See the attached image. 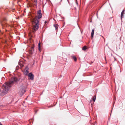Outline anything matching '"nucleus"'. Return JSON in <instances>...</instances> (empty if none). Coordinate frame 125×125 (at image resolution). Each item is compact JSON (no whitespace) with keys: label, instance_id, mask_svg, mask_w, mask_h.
<instances>
[{"label":"nucleus","instance_id":"f257e3e1","mask_svg":"<svg viewBox=\"0 0 125 125\" xmlns=\"http://www.w3.org/2000/svg\"><path fill=\"white\" fill-rule=\"evenodd\" d=\"M17 80V78L15 77L11 78V80L9 82H6L2 85L3 90L0 93V95L3 96L7 93L10 87Z\"/></svg>","mask_w":125,"mask_h":125},{"label":"nucleus","instance_id":"f03ea898","mask_svg":"<svg viewBox=\"0 0 125 125\" xmlns=\"http://www.w3.org/2000/svg\"><path fill=\"white\" fill-rule=\"evenodd\" d=\"M38 17L36 16L33 18L32 22L33 24L35 25L33 26L32 29L34 31H37L39 26V19L41 18L42 17L41 11L40 10L37 12Z\"/></svg>","mask_w":125,"mask_h":125},{"label":"nucleus","instance_id":"7ed1b4c3","mask_svg":"<svg viewBox=\"0 0 125 125\" xmlns=\"http://www.w3.org/2000/svg\"><path fill=\"white\" fill-rule=\"evenodd\" d=\"M25 88L24 86L21 87V88L19 91V93L20 95H22L25 92Z\"/></svg>","mask_w":125,"mask_h":125},{"label":"nucleus","instance_id":"20e7f679","mask_svg":"<svg viewBox=\"0 0 125 125\" xmlns=\"http://www.w3.org/2000/svg\"><path fill=\"white\" fill-rule=\"evenodd\" d=\"M29 67L28 66H26L25 68L24 72V75L27 76L28 74V73L29 72L28 71Z\"/></svg>","mask_w":125,"mask_h":125},{"label":"nucleus","instance_id":"39448f33","mask_svg":"<svg viewBox=\"0 0 125 125\" xmlns=\"http://www.w3.org/2000/svg\"><path fill=\"white\" fill-rule=\"evenodd\" d=\"M27 75L28 76V79H30L32 80H33L34 75L32 73H29Z\"/></svg>","mask_w":125,"mask_h":125},{"label":"nucleus","instance_id":"423d86ee","mask_svg":"<svg viewBox=\"0 0 125 125\" xmlns=\"http://www.w3.org/2000/svg\"><path fill=\"white\" fill-rule=\"evenodd\" d=\"M6 20V19H4L3 20H2L0 21V22L1 23V26H2L3 28V27H5V26L7 25L6 24L5 22H3V21H5Z\"/></svg>","mask_w":125,"mask_h":125},{"label":"nucleus","instance_id":"0eeeda50","mask_svg":"<svg viewBox=\"0 0 125 125\" xmlns=\"http://www.w3.org/2000/svg\"><path fill=\"white\" fill-rule=\"evenodd\" d=\"M96 98V96L95 95H94L93 97V103H92V100H90V103H91V104L92 105H93L94 104V102L95 101Z\"/></svg>","mask_w":125,"mask_h":125},{"label":"nucleus","instance_id":"6e6552de","mask_svg":"<svg viewBox=\"0 0 125 125\" xmlns=\"http://www.w3.org/2000/svg\"><path fill=\"white\" fill-rule=\"evenodd\" d=\"M34 47V46H32L31 48V50L30 51V53H31V54H32L33 53Z\"/></svg>","mask_w":125,"mask_h":125},{"label":"nucleus","instance_id":"1a4fd4ad","mask_svg":"<svg viewBox=\"0 0 125 125\" xmlns=\"http://www.w3.org/2000/svg\"><path fill=\"white\" fill-rule=\"evenodd\" d=\"M124 13V10H123L121 13V19H122V18H123V16Z\"/></svg>","mask_w":125,"mask_h":125},{"label":"nucleus","instance_id":"9d476101","mask_svg":"<svg viewBox=\"0 0 125 125\" xmlns=\"http://www.w3.org/2000/svg\"><path fill=\"white\" fill-rule=\"evenodd\" d=\"M73 59L75 61H76L77 60V58L75 56H73L72 57Z\"/></svg>","mask_w":125,"mask_h":125},{"label":"nucleus","instance_id":"9b49d317","mask_svg":"<svg viewBox=\"0 0 125 125\" xmlns=\"http://www.w3.org/2000/svg\"><path fill=\"white\" fill-rule=\"evenodd\" d=\"M87 49L86 46H83L82 48V50H83V51H85Z\"/></svg>","mask_w":125,"mask_h":125},{"label":"nucleus","instance_id":"f8f14e48","mask_svg":"<svg viewBox=\"0 0 125 125\" xmlns=\"http://www.w3.org/2000/svg\"><path fill=\"white\" fill-rule=\"evenodd\" d=\"M34 5L37 6V0H34Z\"/></svg>","mask_w":125,"mask_h":125},{"label":"nucleus","instance_id":"ddd939ff","mask_svg":"<svg viewBox=\"0 0 125 125\" xmlns=\"http://www.w3.org/2000/svg\"><path fill=\"white\" fill-rule=\"evenodd\" d=\"M94 34V32H92L91 35V37L92 39L93 37Z\"/></svg>","mask_w":125,"mask_h":125},{"label":"nucleus","instance_id":"4468645a","mask_svg":"<svg viewBox=\"0 0 125 125\" xmlns=\"http://www.w3.org/2000/svg\"><path fill=\"white\" fill-rule=\"evenodd\" d=\"M54 27H55V28L56 30V31H57V30L58 29V28L57 25H54Z\"/></svg>","mask_w":125,"mask_h":125},{"label":"nucleus","instance_id":"2eb2a0df","mask_svg":"<svg viewBox=\"0 0 125 125\" xmlns=\"http://www.w3.org/2000/svg\"><path fill=\"white\" fill-rule=\"evenodd\" d=\"M40 42L39 43H38V49L40 51Z\"/></svg>","mask_w":125,"mask_h":125},{"label":"nucleus","instance_id":"dca6fc26","mask_svg":"<svg viewBox=\"0 0 125 125\" xmlns=\"http://www.w3.org/2000/svg\"><path fill=\"white\" fill-rule=\"evenodd\" d=\"M76 5H77V6H78V3H77V2H76Z\"/></svg>","mask_w":125,"mask_h":125},{"label":"nucleus","instance_id":"f3484780","mask_svg":"<svg viewBox=\"0 0 125 125\" xmlns=\"http://www.w3.org/2000/svg\"><path fill=\"white\" fill-rule=\"evenodd\" d=\"M94 31V29H93V30H92V31Z\"/></svg>","mask_w":125,"mask_h":125},{"label":"nucleus","instance_id":"a211bd4d","mask_svg":"<svg viewBox=\"0 0 125 125\" xmlns=\"http://www.w3.org/2000/svg\"><path fill=\"white\" fill-rule=\"evenodd\" d=\"M47 23V21H45V22H44V23L45 24H46Z\"/></svg>","mask_w":125,"mask_h":125},{"label":"nucleus","instance_id":"6ab92c4d","mask_svg":"<svg viewBox=\"0 0 125 125\" xmlns=\"http://www.w3.org/2000/svg\"><path fill=\"white\" fill-rule=\"evenodd\" d=\"M11 27H13V25H10V26Z\"/></svg>","mask_w":125,"mask_h":125},{"label":"nucleus","instance_id":"aec40b11","mask_svg":"<svg viewBox=\"0 0 125 125\" xmlns=\"http://www.w3.org/2000/svg\"><path fill=\"white\" fill-rule=\"evenodd\" d=\"M0 125H3L1 124L0 123Z\"/></svg>","mask_w":125,"mask_h":125},{"label":"nucleus","instance_id":"412c9836","mask_svg":"<svg viewBox=\"0 0 125 125\" xmlns=\"http://www.w3.org/2000/svg\"><path fill=\"white\" fill-rule=\"evenodd\" d=\"M1 91V89H0V92Z\"/></svg>","mask_w":125,"mask_h":125},{"label":"nucleus","instance_id":"4be33fe9","mask_svg":"<svg viewBox=\"0 0 125 125\" xmlns=\"http://www.w3.org/2000/svg\"><path fill=\"white\" fill-rule=\"evenodd\" d=\"M81 33L82 34V31H81Z\"/></svg>","mask_w":125,"mask_h":125},{"label":"nucleus","instance_id":"5701e85b","mask_svg":"<svg viewBox=\"0 0 125 125\" xmlns=\"http://www.w3.org/2000/svg\"><path fill=\"white\" fill-rule=\"evenodd\" d=\"M114 58H115V57Z\"/></svg>","mask_w":125,"mask_h":125}]
</instances>
